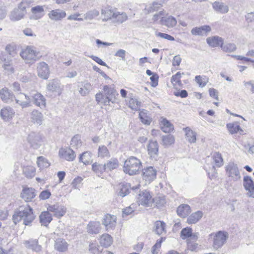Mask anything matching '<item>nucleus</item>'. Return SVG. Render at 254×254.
Wrapping results in <instances>:
<instances>
[{
	"mask_svg": "<svg viewBox=\"0 0 254 254\" xmlns=\"http://www.w3.org/2000/svg\"><path fill=\"white\" fill-rule=\"evenodd\" d=\"M35 218L33 209L28 204L19 206L13 215V222L16 224L22 221L25 225H30Z\"/></svg>",
	"mask_w": 254,
	"mask_h": 254,
	"instance_id": "nucleus-1",
	"label": "nucleus"
},
{
	"mask_svg": "<svg viewBox=\"0 0 254 254\" xmlns=\"http://www.w3.org/2000/svg\"><path fill=\"white\" fill-rule=\"evenodd\" d=\"M141 167L140 160L135 157L131 156L125 161L123 170L125 173L133 175L136 174Z\"/></svg>",
	"mask_w": 254,
	"mask_h": 254,
	"instance_id": "nucleus-2",
	"label": "nucleus"
},
{
	"mask_svg": "<svg viewBox=\"0 0 254 254\" xmlns=\"http://www.w3.org/2000/svg\"><path fill=\"white\" fill-rule=\"evenodd\" d=\"M225 168L226 175L231 181L237 182L241 180V175L236 164L229 162Z\"/></svg>",
	"mask_w": 254,
	"mask_h": 254,
	"instance_id": "nucleus-3",
	"label": "nucleus"
},
{
	"mask_svg": "<svg viewBox=\"0 0 254 254\" xmlns=\"http://www.w3.org/2000/svg\"><path fill=\"white\" fill-rule=\"evenodd\" d=\"M38 53L35 48L31 46H27L25 49L20 53L21 58L27 63H33L37 61Z\"/></svg>",
	"mask_w": 254,
	"mask_h": 254,
	"instance_id": "nucleus-4",
	"label": "nucleus"
},
{
	"mask_svg": "<svg viewBox=\"0 0 254 254\" xmlns=\"http://www.w3.org/2000/svg\"><path fill=\"white\" fill-rule=\"evenodd\" d=\"M137 202L140 205L145 206H152L154 202V199L152 198L149 191L143 190L140 191L137 196Z\"/></svg>",
	"mask_w": 254,
	"mask_h": 254,
	"instance_id": "nucleus-5",
	"label": "nucleus"
},
{
	"mask_svg": "<svg viewBox=\"0 0 254 254\" xmlns=\"http://www.w3.org/2000/svg\"><path fill=\"white\" fill-rule=\"evenodd\" d=\"M28 142L33 149H37L42 145L43 140L42 135L37 132H31L28 136Z\"/></svg>",
	"mask_w": 254,
	"mask_h": 254,
	"instance_id": "nucleus-6",
	"label": "nucleus"
},
{
	"mask_svg": "<svg viewBox=\"0 0 254 254\" xmlns=\"http://www.w3.org/2000/svg\"><path fill=\"white\" fill-rule=\"evenodd\" d=\"M228 238L227 233L219 231L216 233L213 237V247L215 250H218L226 242Z\"/></svg>",
	"mask_w": 254,
	"mask_h": 254,
	"instance_id": "nucleus-7",
	"label": "nucleus"
},
{
	"mask_svg": "<svg viewBox=\"0 0 254 254\" xmlns=\"http://www.w3.org/2000/svg\"><path fill=\"white\" fill-rule=\"evenodd\" d=\"M116 221L117 217L115 215L107 214L103 217L102 224L105 226L107 231H109L115 228Z\"/></svg>",
	"mask_w": 254,
	"mask_h": 254,
	"instance_id": "nucleus-8",
	"label": "nucleus"
},
{
	"mask_svg": "<svg viewBox=\"0 0 254 254\" xmlns=\"http://www.w3.org/2000/svg\"><path fill=\"white\" fill-rule=\"evenodd\" d=\"M47 210L49 212H53L55 216L58 218H61L65 214L66 209L65 207L63 205L56 204L49 205L47 207Z\"/></svg>",
	"mask_w": 254,
	"mask_h": 254,
	"instance_id": "nucleus-9",
	"label": "nucleus"
},
{
	"mask_svg": "<svg viewBox=\"0 0 254 254\" xmlns=\"http://www.w3.org/2000/svg\"><path fill=\"white\" fill-rule=\"evenodd\" d=\"M37 71L38 75L44 79L48 78L50 75V69L48 65L44 62L38 63L37 64Z\"/></svg>",
	"mask_w": 254,
	"mask_h": 254,
	"instance_id": "nucleus-10",
	"label": "nucleus"
},
{
	"mask_svg": "<svg viewBox=\"0 0 254 254\" xmlns=\"http://www.w3.org/2000/svg\"><path fill=\"white\" fill-rule=\"evenodd\" d=\"M14 99L16 103L20 106L22 108L30 106V98L23 93L20 92L16 95Z\"/></svg>",
	"mask_w": 254,
	"mask_h": 254,
	"instance_id": "nucleus-11",
	"label": "nucleus"
},
{
	"mask_svg": "<svg viewBox=\"0 0 254 254\" xmlns=\"http://www.w3.org/2000/svg\"><path fill=\"white\" fill-rule=\"evenodd\" d=\"M59 155L61 158L68 161H73L75 157V152L70 148H61L59 151Z\"/></svg>",
	"mask_w": 254,
	"mask_h": 254,
	"instance_id": "nucleus-12",
	"label": "nucleus"
},
{
	"mask_svg": "<svg viewBox=\"0 0 254 254\" xmlns=\"http://www.w3.org/2000/svg\"><path fill=\"white\" fill-rule=\"evenodd\" d=\"M33 104L41 109H44L46 106V100L44 96L39 92H36L31 95Z\"/></svg>",
	"mask_w": 254,
	"mask_h": 254,
	"instance_id": "nucleus-13",
	"label": "nucleus"
},
{
	"mask_svg": "<svg viewBox=\"0 0 254 254\" xmlns=\"http://www.w3.org/2000/svg\"><path fill=\"white\" fill-rule=\"evenodd\" d=\"M243 186L245 190L248 191L247 195L254 198V182L251 177L247 176L244 177Z\"/></svg>",
	"mask_w": 254,
	"mask_h": 254,
	"instance_id": "nucleus-14",
	"label": "nucleus"
},
{
	"mask_svg": "<svg viewBox=\"0 0 254 254\" xmlns=\"http://www.w3.org/2000/svg\"><path fill=\"white\" fill-rule=\"evenodd\" d=\"M48 15L51 20L58 21L65 17L66 14L64 10L60 9H56L50 11Z\"/></svg>",
	"mask_w": 254,
	"mask_h": 254,
	"instance_id": "nucleus-15",
	"label": "nucleus"
},
{
	"mask_svg": "<svg viewBox=\"0 0 254 254\" xmlns=\"http://www.w3.org/2000/svg\"><path fill=\"white\" fill-rule=\"evenodd\" d=\"M77 88L79 93L82 96L88 95L92 89L90 83L87 81H84L78 83Z\"/></svg>",
	"mask_w": 254,
	"mask_h": 254,
	"instance_id": "nucleus-16",
	"label": "nucleus"
},
{
	"mask_svg": "<svg viewBox=\"0 0 254 254\" xmlns=\"http://www.w3.org/2000/svg\"><path fill=\"white\" fill-rule=\"evenodd\" d=\"M30 119L33 124L40 126L44 121V117L41 112L33 110L30 114Z\"/></svg>",
	"mask_w": 254,
	"mask_h": 254,
	"instance_id": "nucleus-17",
	"label": "nucleus"
},
{
	"mask_svg": "<svg viewBox=\"0 0 254 254\" xmlns=\"http://www.w3.org/2000/svg\"><path fill=\"white\" fill-rule=\"evenodd\" d=\"M103 89L105 96L110 99L112 103H115L117 99L116 97L118 96L119 94L115 88L111 86L105 85L104 86Z\"/></svg>",
	"mask_w": 254,
	"mask_h": 254,
	"instance_id": "nucleus-18",
	"label": "nucleus"
},
{
	"mask_svg": "<svg viewBox=\"0 0 254 254\" xmlns=\"http://www.w3.org/2000/svg\"><path fill=\"white\" fill-rule=\"evenodd\" d=\"M0 98L4 103H10L13 101L14 96L7 88H3L0 90Z\"/></svg>",
	"mask_w": 254,
	"mask_h": 254,
	"instance_id": "nucleus-19",
	"label": "nucleus"
},
{
	"mask_svg": "<svg viewBox=\"0 0 254 254\" xmlns=\"http://www.w3.org/2000/svg\"><path fill=\"white\" fill-rule=\"evenodd\" d=\"M198 233L193 234V236H191L190 239H187L188 249L191 252H197L199 249V246L196 243L198 239Z\"/></svg>",
	"mask_w": 254,
	"mask_h": 254,
	"instance_id": "nucleus-20",
	"label": "nucleus"
},
{
	"mask_svg": "<svg viewBox=\"0 0 254 254\" xmlns=\"http://www.w3.org/2000/svg\"><path fill=\"white\" fill-rule=\"evenodd\" d=\"M211 30V28L209 25H203L193 28L191 30V34L195 36H203L210 32Z\"/></svg>",
	"mask_w": 254,
	"mask_h": 254,
	"instance_id": "nucleus-21",
	"label": "nucleus"
},
{
	"mask_svg": "<svg viewBox=\"0 0 254 254\" xmlns=\"http://www.w3.org/2000/svg\"><path fill=\"white\" fill-rule=\"evenodd\" d=\"M156 170L152 167H149L143 170L142 177L146 181L150 182L156 178Z\"/></svg>",
	"mask_w": 254,
	"mask_h": 254,
	"instance_id": "nucleus-22",
	"label": "nucleus"
},
{
	"mask_svg": "<svg viewBox=\"0 0 254 254\" xmlns=\"http://www.w3.org/2000/svg\"><path fill=\"white\" fill-rule=\"evenodd\" d=\"M15 115L14 110L8 106L3 108L1 109L0 115L1 118L5 121H8L12 119Z\"/></svg>",
	"mask_w": 254,
	"mask_h": 254,
	"instance_id": "nucleus-23",
	"label": "nucleus"
},
{
	"mask_svg": "<svg viewBox=\"0 0 254 254\" xmlns=\"http://www.w3.org/2000/svg\"><path fill=\"white\" fill-rule=\"evenodd\" d=\"M68 244L63 238H58L55 241V249L60 252H66L68 247Z\"/></svg>",
	"mask_w": 254,
	"mask_h": 254,
	"instance_id": "nucleus-24",
	"label": "nucleus"
},
{
	"mask_svg": "<svg viewBox=\"0 0 254 254\" xmlns=\"http://www.w3.org/2000/svg\"><path fill=\"white\" fill-rule=\"evenodd\" d=\"M21 196L25 201H31L36 196L35 190L33 188L24 189L22 190Z\"/></svg>",
	"mask_w": 254,
	"mask_h": 254,
	"instance_id": "nucleus-25",
	"label": "nucleus"
},
{
	"mask_svg": "<svg viewBox=\"0 0 254 254\" xmlns=\"http://www.w3.org/2000/svg\"><path fill=\"white\" fill-rule=\"evenodd\" d=\"M214 10L222 14L227 13L229 11V6L222 2L215 1L212 3Z\"/></svg>",
	"mask_w": 254,
	"mask_h": 254,
	"instance_id": "nucleus-26",
	"label": "nucleus"
},
{
	"mask_svg": "<svg viewBox=\"0 0 254 254\" xmlns=\"http://www.w3.org/2000/svg\"><path fill=\"white\" fill-rule=\"evenodd\" d=\"M226 127L229 132L231 134L237 133H239L240 134H243L244 131L240 127L238 122L227 124Z\"/></svg>",
	"mask_w": 254,
	"mask_h": 254,
	"instance_id": "nucleus-27",
	"label": "nucleus"
},
{
	"mask_svg": "<svg viewBox=\"0 0 254 254\" xmlns=\"http://www.w3.org/2000/svg\"><path fill=\"white\" fill-rule=\"evenodd\" d=\"M100 230L101 224L98 221H91L87 226V232L89 234H98Z\"/></svg>",
	"mask_w": 254,
	"mask_h": 254,
	"instance_id": "nucleus-28",
	"label": "nucleus"
},
{
	"mask_svg": "<svg viewBox=\"0 0 254 254\" xmlns=\"http://www.w3.org/2000/svg\"><path fill=\"white\" fill-rule=\"evenodd\" d=\"M127 19L128 16L126 12L115 11L112 21L114 23L120 24L126 21Z\"/></svg>",
	"mask_w": 254,
	"mask_h": 254,
	"instance_id": "nucleus-29",
	"label": "nucleus"
},
{
	"mask_svg": "<svg viewBox=\"0 0 254 254\" xmlns=\"http://www.w3.org/2000/svg\"><path fill=\"white\" fill-rule=\"evenodd\" d=\"M115 11L108 7L103 8L101 10V15L103 17V21H107L109 20L113 21Z\"/></svg>",
	"mask_w": 254,
	"mask_h": 254,
	"instance_id": "nucleus-30",
	"label": "nucleus"
},
{
	"mask_svg": "<svg viewBox=\"0 0 254 254\" xmlns=\"http://www.w3.org/2000/svg\"><path fill=\"white\" fill-rule=\"evenodd\" d=\"M159 23L169 28H172L177 24V20L174 17L169 16L166 17H162V19L159 21Z\"/></svg>",
	"mask_w": 254,
	"mask_h": 254,
	"instance_id": "nucleus-31",
	"label": "nucleus"
},
{
	"mask_svg": "<svg viewBox=\"0 0 254 254\" xmlns=\"http://www.w3.org/2000/svg\"><path fill=\"white\" fill-rule=\"evenodd\" d=\"M206 41L207 44L212 47L218 46L221 47V45L223 42V39L221 37L215 36L207 38Z\"/></svg>",
	"mask_w": 254,
	"mask_h": 254,
	"instance_id": "nucleus-32",
	"label": "nucleus"
},
{
	"mask_svg": "<svg viewBox=\"0 0 254 254\" xmlns=\"http://www.w3.org/2000/svg\"><path fill=\"white\" fill-rule=\"evenodd\" d=\"M42 225L47 226L52 220V216L49 211L42 212L39 216Z\"/></svg>",
	"mask_w": 254,
	"mask_h": 254,
	"instance_id": "nucleus-33",
	"label": "nucleus"
},
{
	"mask_svg": "<svg viewBox=\"0 0 254 254\" xmlns=\"http://www.w3.org/2000/svg\"><path fill=\"white\" fill-rule=\"evenodd\" d=\"M191 212L190 206L186 204L180 205L177 208V212L180 217L185 218L187 217Z\"/></svg>",
	"mask_w": 254,
	"mask_h": 254,
	"instance_id": "nucleus-34",
	"label": "nucleus"
},
{
	"mask_svg": "<svg viewBox=\"0 0 254 254\" xmlns=\"http://www.w3.org/2000/svg\"><path fill=\"white\" fill-rule=\"evenodd\" d=\"M32 17L34 19H39L44 15V8L43 6L37 5L33 7L31 9Z\"/></svg>",
	"mask_w": 254,
	"mask_h": 254,
	"instance_id": "nucleus-35",
	"label": "nucleus"
},
{
	"mask_svg": "<svg viewBox=\"0 0 254 254\" xmlns=\"http://www.w3.org/2000/svg\"><path fill=\"white\" fill-rule=\"evenodd\" d=\"M38 240L36 239H31L28 241H25L24 244L25 247L28 249H32L35 252H39L41 250V247L38 244Z\"/></svg>",
	"mask_w": 254,
	"mask_h": 254,
	"instance_id": "nucleus-36",
	"label": "nucleus"
},
{
	"mask_svg": "<svg viewBox=\"0 0 254 254\" xmlns=\"http://www.w3.org/2000/svg\"><path fill=\"white\" fill-rule=\"evenodd\" d=\"M48 90L52 92H58L61 93V89L60 88V83L57 80H53L50 81L47 85Z\"/></svg>",
	"mask_w": 254,
	"mask_h": 254,
	"instance_id": "nucleus-37",
	"label": "nucleus"
},
{
	"mask_svg": "<svg viewBox=\"0 0 254 254\" xmlns=\"http://www.w3.org/2000/svg\"><path fill=\"white\" fill-rule=\"evenodd\" d=\"M148 154L151 157H155L158 152V145L156 141H150L148 146Z\"/></svg>",
	"mask_w": 254,
	"mask_h": 254,
	"instance_id": "nucleus-38",
	"label": "nucleus"
},
{
	"mask_svg": "<svg viewBox=\"0 0 254 254\" xmlns=\"http://www.w3.org/2000/svg\"><path fill=\"white\" fill-rule=\"evenodd\" d=\"M25 15L24 12L17 8L11 12L9 18L11 21H16L22 19Z\"/></svg>",
	"mask_w": 254,
	"mask_h": 254,
	"instance_id": "nucleus-39",
	"label": "nucleus"
},
{
	"mask_svg": "<svg viewBox=\"0 0 254 254\" xmlns=\"http://www.w3.org/2000/svg\"><path fill=\"white\" fill-rule=\"evenodd\" d=\"M203 213L201 211H197L192 213L188 218L187 222L189 224H195L202 217Z\"/></svg>",
	"mask_w": 254,
	"mask_h": 254,
	"instance_id": "nucleus-40",
	"label": "nucleus"
},
{
	"mask_svg": "<svg viewBox=\"0 0 254 254\" xmlns=\"http://www.w3.org/2000/svg\"><path fill=\"white\" fill-rule=\"evenodd\" d=\"M113 243L112 238L108 234H105L101 236L100 239V244L105 247L110 246Z\"/></svg>",
	"mask_w": 254,
	"mask_h": 254,
	"instance_id": "nucleus-41",
	"label": "nucleus"
},
{
	"mask_svg": "<svg viewBox=\"0 0 254 254\" xmlns=\"http://www.w3.org/2000/svg\"><path fill=\"white\" fill-rule=\"evenodd\" d=\"M166 224L163 221H157L154 224V231L158 235L165 231Z\"/></svg>",
	"mask_w": 254,
	"mask_h": 254,
	"instance_id": "nucleus-42",
	"label": "nucleus"
},
{
	"mask_svg": "<svg viewBox=\"0 0 254 254\" xmlns=\"http://www.w3.org/2000/svg\"><path fill=\"white\" fill-rule=\"evenodd\" d=\"M139 118L141 122L145 125H150L151 119L148 116V112L145 110H142L139 112Z\"/></svg>",
	"mask_w": 254,
	"mask_h": 254,
	"instance_id": "nucleus-43",
	"label": "nucleus"
},
{
	"mask_svg": "<svg viewBox=\"0 0 254 254\" xmlns=\"http://www.w3.org/2000/svg\"><path fill=\"white\" fill-rule=\"evenodd\" d=\"M119 163L117 159L111 158L105 164L106 170L111 171L119 167Z\"/></svg>",
	"mask_w": 254,
	"mask_h": 254,
	"instance_id": "nucleus-44",
	"label": "nucleus"
},
{
	"mask_svg": "<svg viewBox=\"0 0 254 254\" xmlns=\"http://www.w3.org/2000/svg\"><path fill=\"white\" fill-rule=\"evenodd\" d=\"M99 11L97 9H92L89 11H88L85 14H84L83 20H92L94 19L95 17L98 16L99 15Z\"/></svg>",
	"mask_w": 254,
	"mask_h": 254,
	"instance_id": "nucleus-45",
	"label": "nucleus"
},
{
	"mask_svg": "<svg viewBox=\"0 0 254 254\" xmlns=\"http://www.w3.org/2000/svg\"><path fill=\"white\" fill-rule=\"evenodd\" d=\"M161 129L164 132H170L173 130L174 127L167 120L163 119L161 122Z\"/></svg>",
	"mask_w": 254,
	"mask_h": 254,
	"instance_id": "nucleus-46",
	"label": "nucleus"
},
{
	"mask_svg": "<svg viewBox=\"0 0 254 254\" xmlns=\"http://www.w3.org/2000/svg\"><path fill=\"white\" fill-rule=\"evenodd\" d=\"M130 186L128 184H123L119 186L118 195L121 197H124L129 193Z\"/></svg>",
	"mask_w": 254,
	"mask_h": 254,
	"instance_id": "nucleus-47",
	"label": "nucleus"
},
{
	"mask_svg": "<svg viewBox=\"0 0 254 254\" xmlns=\"http://www.w3.org/2000/svg\"><path fill=\"white\" fill-rule=\"evenodd\" d=\"M187 140L190 143H194L196 141V134L189 127L185 128Z\"/></svg>",
	"mask_w": 254,
	"mask_h": 254,
	"instance_id": "nucleus-48",
	"label": "nucleus"
},
{
	"mask_svg": "<svg viewBox=\"0 0 254 254\" xmlns=\"http://www.w3.org/2000/svg\"><path fill=\"white\" fill-rule=\"evenodd\" d=\"M37 164L40 169L47 168L50 166V163L48 160L43 156H40L37 158Z\"/></svg>",
	"mask_w": 254,
	"mask_h": 254,
	"instance_id": "nucleus-49",
	"label": "nucleus"
},
{
	"mask_svg": "<svg viewBox=\"0 0 254 254\" xmlns=\"http://www.w3.org/2000/svg\"><path fill=\"white\" fill-rule=\"evenodd\" d=\"M91 157L92 154L91 152L88 151L84 152L80 155L79 161L83 163L85 165H87L90 163Z\"/></svg>",
	"mask_w": 254,
	"mask_h": 254,
	"instance_id": "nucleus-50",
	"label": "nucleus"
},
{
	"mask_svg": "<svg viewBox=\"0 0 254 254\" xmlns=\"http://www.w3.org/2000/svg\"><path fill=\"white\" fill-rule=\"evenodd\" d=\"M98 155L101 158L109 157L110 156V152L106 146L105 145L99 146L98 150Z\"/></svg>",
	"mask_w": 254,
	"mask_h": 254,
	"instance_id": "nucleus-51",
	"label": "nucleus"
},
{
	"mask_svg": "<svg viewBox=\"0 0 254 254\" xmlns=\"http://www.w3.org/2000/svg\"><path fill=\"white\" fill-rule=\"evenodd\" d=\"M92 170L94 171L96 174H102L104 172H105L106 170L105 168V166L104 165L100 164L98 163H94L92 165Z\"/></svg>",
	"mask_w": 254,
	"mask_h": 254,
	"instance_id": "nucleus-52",
	"label": "nucleus"
},
{
	"mask_svg": "<svg viewBox=\"0 0 254 254\" xmlns=\"http://www.w3.org/2000/svg\"><path fill=\"white\" fill-rule=\"evenodd\" d=\"M222 50L225 52H233L236 50V46L234 43H226L224 44L223 43L221 45Z\"/></svg>",
	"mask_w": 254,
	"mask_h": 254,
	"instance_id": "nucleus-53",
	"label": "nucleus"
},
{
	"mask_svg": "<svg viewBox=\"0 0 254 254\" xmlns=\"http://www.w3.org/2000/svg\"><path fill=\"white\" fill-rule=\"evenodd\" d=\"M32 1L31 0H22V1L18 4V8L24 12V14L26 13V9L30 7Z\"/></svg>",
	"mask_w": 254,
	"mask_h": 254,
	"instance_id": "nucleus-54",
	"label": "nucleus"
},
{
	"mask_svg": "<svg viewBox=\"0 0 254 254\" xmlns=\"http://www.w3.org/2000/svg\"><path fill=\"white\" fill-rule=\"evenodd\" d=\"M2 66L4 70H6L8 74L12 73L14 72V69L11 60H5L4 61Z\"/></svg>",
	"mask_w": 254,
	"mask_h": 254,
	"instance_id": "nucleus-55",
	"label": "nucleus"
},
{
	"mask_svg": "<svg viewBox=\"0 0 254 254\" xmlns=\"http://www.w3.org/2000/svg\"><path fill=\"white\" fill-rule=\"evenodd\" d=\"M70 145L76 148L80 147L82 145L80 136L78 135L74 136L71 140Z\"/></svg>",
	"mask_w": 254,
	"mask_h": 254,
	"instance_id": "nucleus-56",
	"label": "nucleus"
},
{
	"mask_svg": "<svg viewBox=\"0 0 254 254\" xmlns=\"http://www.w3.org/2000/svg\"><path fill=\"white\" fill-rule=\"evenodd\" d=\"M213 160L215 165L218 167H220L223 165V160L221 154L219 152H215L213 155Z\"/></svg>",
	"mask_w": 254,
	"mask_h": 254,
	"instance_id": "nucleus-57",
	"label": "nucleus"
},
{
	"mask_svg": "<svg viewBox=\"0 0 254 254\" xmlns=\"http://www.w3.org/2000/svg\"><path fill=\"white\" fill-rule=\"evenodd\" d=\"M193 235L192 234V229L189 227L184 228L181 232V237L183 239H190L191 236H193Z\"/></svg>",
	"mask_w": 254,
	"mask_h": 254,
	"instance_id": "nucleus-58",
	"label": "nucleus"
},
{
	"mask_svg": "<svg viewBox=\"0 0 254 254\" xmlns=\"http://www.w3.org/2000/svg\"><path fill=\"white\" fill-rule=\"evenodd\" d=\"M141 106V102L137 99L131 98L129 101V107L133 110H138Z\"/></svg>",
	"mask_w": 254,
	"mask_h": 254,
	"instance_id": "nucleus-59",
	"label": "nucleus"
},
{
	"mask_svg": "<svg viewBox=\"0 0 254 254\" xmlns=\"http://www.w3.org/2000/svg\"><path fill=\"white\" fill-rule=\"evenodd\" d=\"M181 73L180 72H178L176 74L172 76L171 79V83L174 86H181L182 83L181 81Z\"/></svg>",
	"mask_w": 254,
	"mask_h": 254,
	"instance_id": "nucleus-60",
	"label": "nucleus"
},
{
	"mask_svg": "<svg viewBox=\"0 0 254 254\" xmlns=\"http://www.w3.org/2000/svg\"><path fill=\"white\" fill-rule=\"evenodd\" d=\"M174 137L172 135L168 134L162 137V141L164 145H170L174 143Z\"/></svg>",
	"mask_w": 254,
	"mask_h": 254,
	"instance_id": "nucleus-61",
	"label": "nucleus"
},
{
	"mask_svg": "<svg viewBox=\"0 0 254 254\" xmlns=\"http://www.w3.org/2000/svg\"><path fill=\"white\" fill-rule=\"evenodd\" d=\"M23 172L28 178H32L35 175V169L33 166H27L23 170Z\"/></svg>",
	"mask_w": 254,
	"mask_h": 254,
	"instance_id": "nucleus-62",
	"label": "nucleus"
},
{
	"mask_svg": "<svg viewBox=\"0 0 254 254\" xmlns=\"http://www.w3.org/2000/svg\"><path fill=\"white\" fill-rule=\"evenodd\" d=\"M164 240L163 238L158 240L156 244L152 248V253L153 254H156L159 251V249L161 247L162 242Z\"/></svg>",
	"mask_w": 254,
	"mask_h": 254,
	"instance_id": "nucleus-63",
	"label": "nucleus"
},
{
	"mask_svg": "<svg viewBox=\"0 0 254 254\" xmlns=\"http://www.w3.org/2000/svg\"><path fill=\"white\" fill-rule=\"evenodd\" d=\"M195 80L199 86L201 87H204L208 81V79L205 80L200 75H197L195 77Z\"/></svg>",
	"mask_w": 254,
	"mask_h": 254,
	"instance_id": "nucleus-64",
	"label": "nucleus"
}]
</instances>
